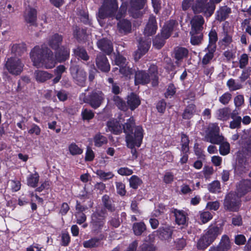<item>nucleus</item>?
I'll return each instance as SVG.
<instances>
[{
  "mask_svg": "<svg viewBox=\"0 0 251 251\" xmlns=\"http://www.w3.org/2000/svg\"><path fill=\"white\" fill-rule=\"evenodd\" d=\"M146 225L143 222L134 223L133 225V230L136 235H140L146 230Z\"/></svg>",
  "mask_w": 251,
  "mask_h": 251,
  "instance_id": "35",
  "label": "nucleus"
},
{
  "mask_svg": "<svg viewBox=\"0 0 251 251\" xmlns=\"http://www.w3.org/2000/svg\"><path fill=\"white\" fill-rule=\"evenodd\" d=\"M218 37L215 30H211L209 33V44L207 48L216 49V43L217 41Z\"/></svg>",
  "mask_w": 251,
  "mask_h": 251,
  "instance_id": "32",
  "label": "nucleus"
},
{
  "mask_svg": "<svg viewBox=\"0 0 251 251\" xmlns=\"http://www.w3.org/2000/svg\"><path fill=\"white\" fill-rule=\"evenodd\" d=\"M129 181L130 187L133 189H137L142 183V180L136 176H132Z\"/></svg>",
  "mask_w": 251,
  "mask_h": 251,
  "instance_id": "43",
  "label": "nucleus"
},
{
  "mask_svg": "<svg viewBox=\"0 0 251 251\" xmlns=\"http://www.w3.org/2000/svg\"><path fill=\"white\" fill-rule=\"evenodd\" d=\"M239 67L241 69L245 68L248 64L249 57L248 55L244 53L241 55L239 58Z\"/></svg>",
  "mask_w": 251,
  "mask_h": 251,
  "instance_id": "51",
  "label": "nucleus"
},
{
  "mask_svg": "<svg viewBox=\"0 0 251 251\" xmlns=\"http://www.w3.org/2000/svg\"><path fill=\"white\" fill-rule=\"evenodd\" d=\"M41 132V129L39 126L36 125H33L31 128L28 130V133L30 134H35L39 135Z\"/></svg>",
  "mask_w": 251,
  "mask_h": 251,
  "instance_id": "63",
  "label": "nucleus"
},
{
  "mask_svg": "<svg viewBox=\"0 0 251 251\" xmlns=\"http://www.w3.org/2000/svg\"><path fill=\"white\" fill-rule=\"evenodd\" d=\"M174 176L173 173L167 172L164 175L163 180L166 183H171L174 180Z\"/></svg>",
  "mask_w": 251,
  "mask_h": 251,
  "instance_id": "60",
  "label": "nucleus"
},
{
  "mask_svg": "<svg viewBox=\"0 0 251 251\" xmlns=\"http://www.w3.org/2000/svg\"><path fill=\"white\" fill-rule=\"evenodd\" d=\"M218 139L215 137L212 138L210 142L213 144H220L219 151L222 155H226L229 153L230 151L229 144L227 142L222 136H218Z\"/></svg>",
  "mask_w": 251,
  "mask_h": 251,
  "instance_id": "9",
  "label": "nucleus"
},
{
  "mask_svg": "<svg viewBox=\"0 0 251 251\" xmlns=\"http://www.w3.org/2000/svg\"><path fill=\"white\" fill-rule=\"evenodd\" d=\"M107 126L109 131L116 134H118L122 131L120 122H118L117 120H112L108 122Z\"/></svg>",
  "mask_w": 251,
  "mask_h": 251,
  "instance_id": "21",
  "label": "nucleus"
},
{
  "mask_svg": "<svg viewBox=\"0 0 251 251\" xmlns=\"http://www.w3.org/2000/svg\"><path fill=\"white\" fill-rule=\"evenodd\" d=\"M150 47V42L140 41L138 46V49L135 53L134 58L135 60H138L149 50Z\"/></svg>",
  "mask_w": 251,
  "mask_h": 251,
  "instance_id": "15",
  "label": "nucleus"
},
{
  "mask_svg": "<svg viewBox=\"0 0 251 251\" xmlns=\"http://www.w3.org/2000/svg\"><path fill=\"white\" fill-rule=\"evenodd\" d=\"M116 187L117 193L121 195L124 196L126 194V191L125 190V185L121 182L116 183Z\"/></svg>",
  "mask_w": 251,
  "mask_h": 251,
  "instance_id": "57",
  "label": "nucleus"
},
{
  "mask_svg": "<svg viewBox=\"0 0 251 251\" xmlns=\"http://www.w3.org/2000/svg\"><path fill=\"white\" fill-rule=\"evenodd\" d=\"M68 150L72 155H80L83 152V149L75 143H72L68 146Z\"/></svg>",
  "mask_w": 251,
  "mask_h": 251,
  "instance_id": "34",
  "label": "nucleus"
},
{
  "mask_svg": "<svg viewBox=\"0 0 251 251\" xmlns=\"http://www.w3.org/2000/svg\"><path fill=\"white\" fill-rule=\"evenodd\" d=\"M150 75L146 74L144 71H138L136 72L135 76V83L138 84H146L148 83L150 78L153 80V85H156L157 79L156 67L155 66H152L150 69Z\"/></svg>",
  "mask_w": 251,
  "mask_h": 251,
  "instance_id": "6",
  "label": "nucleus"
},
{
  "mask_svg": "<svg viewBox=\"0 0 251 251\" xmlns=\"http://www.w3.org/2000/svg\"><path fill=\"white\" fill-rule=\"evenodd\" d=\"M222 229L218 226H210L204 234L209 240V243L213 242L219 234H221Z\"/></svg>",
  "mask_w": 251,
  "mask_h": 251,
  "instance_id": "14",
  "label": "nucleus"
},
{
  "mask_svg": "<svg viewBox=\"0 0 251 251\" xmlns=\"http://www.w3.org/2000/svg\"><path fill=\"white\" fill-rule=\"evenodd\" d=\"M176 93L175 88L174 85H170L168 86L167 92L165 94V96L166 98H171Z\"/></svg>",
  "mask_w": 251,
  "mask_h": 251,
  "instance_id": "61",
  "label": "nucleus"
},
{
  "mask_svg": "<svg viewBox=\"0 0 251 251\" xmlns=\"http://www.w3.org/2000/svg\"><path fill=\"white\" fill-rule=\"evenodd\" d=\"M191 43L193 45H199L202 40V35L201 33H191Z\"/></svg>",
  "mask_w": 251,
  "mask_h": 251,
  "instance_id": "40",
  "label": "nucleus"
},
{
  "mask_svg": "<svg viewBox=\"0 0 251 251\" xmlns=\"http://www.w3.org/2000/svg\"><path fill=\"white\" fill-rule=\"evenodd\" d=\"M119 72L122 76L126 78H130L133 74V70L129 66H127L126 64L119 68Z\"/></svg>",
  "mask_w": 251,
  "mask_h": 251,
  "instance_id": "37",
  "label": "nucleus"
},
{
  "mask_svg": "<svg viewBox=\"0 0 251 251\" xmlns=\"http://www.w3.org/2000/svg\"><path fill=\"white\" fill-rule=\"evenodd\" d=\"M234 102L236 108L241 107L244 103L243 96L239 95L235 97L234 99Z\"/></svg>",
  "mask_w": 251,
  "mask_h": 251,
  "instance_id": "55",
  "label": "nucleus"
},
{
  "mask_svg": "<svg viewBox=\"0 0 251 251\" xmlns=\"http://www.w3.org/2000/svg\"><path fill=\"white\" fill-rule=\"evenodd\" d=\"M34 76L38 82H44L52 77V75L46 71L36 70L34 72Z\"/></svg>",
  "mask_w": 251,
  "mask_h": 251,
  "instance_id": "19",
  "label": "nucleus"
},
{
  "mask_svg": "<svg viewBox=\"0 0 251 251\" xmlns=\"http://www.w3.org/2000/svg\"><path fill=\"white\" fill-rule=\"evenodd\" d=\"M188 51L184 48H177L175 50V58L176 60V63L179 65V62L188 55Z\"/></svg>",
  "mask_w": 251,
  "mask_h": 251,
  "instance_id": "23",
  "label": "nucleus"
},
{
  "mask_svg": "<svg viewBox=\"0 0 251 251\" xmlns=\"http://www.w3.org/2000/svg\"><path fill=\"white\" fill-rule=\"evenodd\" d=\"M81 115L83 120H89L94 117V114L90 109H84L81 112Z\"/></svg>",
  "mask_w": 251,
  "mask_h": 251,
  "instance_id": "50",
  "label": "nucleus"
},
{
  "mask_svg": "<svg viewBox=\"0 0 251 251\" xmlns=\"http://www.w3.org/2000/svg\"><path fill=\"white\" fill-rule=\"evenodd\" d=\"M84 94H82L80 99L95 109L100 107L104 99L103 94L99 91L92 92L87 98H84Z\"/></svg>",
  "mask_w": 251,
  "mask_h": 251,
  "instance_id": "7",
  "label": "nucleus"
},
{
  "mask_svg": "<svg viewBox=\"0 0 251 251\" xmlns=\"http://www.w3.org/2000/svg\"><path fill=\"white\" fill-rule=\"evenodd\" d=\"M95 157L94 153L91 149L88 148L86 152L85 160L86 161H92Z\"/></svg>",
  "mask_w": 251,
  "mask_h": 251,
  "instance_id": "62",
  "label": "nucleus"
},
{
  "mask_svg": "<svg viewBox=\"0 0 251 251\" xmlns=\"http://www.w3.org/2000/svg\"><path fill=\"white\" fill-rule=\"evenodd\" d=\"M157 28L155 17L151 16L145 28L144 33L146 36H151L155 33Z\"/></svg>",
  "mask_w": 251,
  "mask_h": 251,
  "instance_id": "12",
  "label": "nucleus"
},
{
  "mask_svg": "<svg viewBox=\"0 0 251 251\" xmlns=\"http://www.w3.org/2000/svg\"><path fill=\"white\" fill-rule=\"evenodd\" d=\"M75 216L77 223L79 225L83 223L86 220V216L82 212H77Z\"/></svg>",
  "mask_w": 251,
  "mask_h": 251,
  "instance_id": "56",
  "label": "nucleus"
},
{
  "mask_svg": "<svg viewBox=\"0 0 251 251\" xmlns=\"http://www.w3.org/2000/svg\"><path fill=\"white\" fill-rule=\"evenodd\" d=\"M174 213L176 217V223L179 226L185 225L187 221V213L181 210L175 209Z\"/></svg>",
  "mask_w": 251,
  "mask_h": 251,
  "instance_id": "16",
  "label": "nucleus"
},
{
  "mask_svg": "<svg viewBox=\"0 0 251 251\" xmlns=\"http://www.w3.org/2000/svg\"><path fill=\"white\" fill-rule=\"evenodd\" d=\"M94 143L96 146L100 147L107 143V140L105 137L100 134H97L94 138Z\"/></svg>",
  "mask_w": 251,
  "mask_h": 251,
  "instance_id": "46",
  "label": "nucleus"
},
{
  "mask_svg": "<svg viewBox=\"0 0 251 251\" xmlns=\"http://www.w3.org/2000/svg\"><path fill=\"white\" fill-rule=\"evenodd\" d=\"M74 51L76 56L81 58L84 60H87L89 59V56L86 50L83 48L78 47L75 49Z\"/></svg>",
  "mask_w": 251,
  "mask_h": 251,
  "instance_id": "39",
  "label": "nucleus"
},
{
  "mask_svg": "<svg viewBox=\"0 0 251 251\" xmlns=\"http://www.w3.org/2000/svg\"><path fill=\"white\" fill-rule=\"evenodd\" d=\"M231 99V95L226 92L219 98V101L223 104H227Z\"/></svg>",
  "mask_w": 251,
  "mask_h": 251,
  "instance_id": "54",
  "label": "nucleus"
},
{
  "mask_svg": "<svg viewBox=\"0 0 251 251\" xmlns=\"http://www.w3.org/2000/svg\"><path fill=\"white\" fill-rule=\"evenodd\" d=\"M104 216L97 212L94 213L92 216V221L90 226L93 232H98L103 226Z\"/></svg>",
  "mask_w": 251,
  "mask_h": 251,
  "instance_id": "10",
  "label": "nucleus"
},
{
  "mask_svg": "<svg viewBox=\"0 0 251 251\" xmlns=\"http://www.w3.org/2000/svg\"><path fill=\"white\" fill-rule=\"evenodd\" d=\"M243 151L245 157H251V139H249V141L244 145Z\"/></svg>",
  "mask_w": 251,
  "mask_h": 251,
  "instance_id": "47",
  "label": "nucleus"
},
{
  "mask_svg": "<svg viewBox=\"0 0 251 251\" xmlns=\"http://www.w3.org/2000/svg\"><path fill=\"white\" fill-rule=\"evenodd\" d=\"M196 106L193 104H189L185 109L183 118L185 119H189L196 113Z\"/></svg>",
  "mask_w": 251,
  "mask_h": 251,
  "instance_id": "30",
  "label": "nucleus"
},
{
  "mask_svg": "<svg viewBox=\"0 0 251 251\" xmlns=\"http://www.w3.org/2000/svg\"><path fill=\"white\" fill-rule=\"evenodd\" d=\"M113 100L115 104L119 109L123 110L126 109V106L125 101L120 97L118 96H114Z\"/></svg>",
  "mask_w": 251,
  "mask_h": 251,
  "instance_id": "45",
  "label": "nucleus"
},
{
  "mask_svg": "<svg viewBox=\"0 0 251 251\" xmlns=\"http://www.w3.org/2000/svg\"><path fill=\"white\" fill-rule=\"evenodd\" d=\"M208 188L212 193L219 192L220 190V182L218 181H214L208 185Z\"/></svg>",
  "mask_w": 251,
  "mask_h": 251,
  "instance_id": "48",
  "label": "nucleus"
},
{
  "mask_svg": "<svg viewBox=\"0 0 251 251\" xmlns=\"http://www.w3.org/2000/svg\"><path fill=\"white\" fill-rule=\"evenodd\" d=\"M118 28L121 33H126L131 30V23L127 20H123L118 24Z\"/></svg>",
  "mask_w": 251,
  "mask_h": 251,
  "instance_id": "24",
  "label": "nucleus"
},
{
  "mask_svg": "<svg viewBox=\"0 0 251 251\" xmlns=\"http://www.w3.org/2000/svg\"><path fill=\"white\" fill-rule=\"evenodd\" d=\"M189 139L188 137L184 134H181V151L187 153L189 151Z\"/></svg>",
  "mask_w": 251,
  "mask_h": 251,
  "instance_id": "42",
  "label": "nucleus"
},
{
  "mask_svg": "<svg viewBox=\"0 0 251 251\" xmlns=\"http://www.w3.org/2000/svg\"><path fill=\"white\" fill-rule=\"evenodd\" d=\"M226 84L230 91H235L242 87V85L240 83L236 82L234 79L232 78L227 81Z\"/></svg>",
  "mask_w": 251,
  "mask_h": 251,
  "instance_id": "41",
  "label": "nucleus"
},
{
  "mask_svg": "<svg viewBox=\"0 0 251 251\" xmlns=\"http://www.w3.org/2000/svg\"><path fill=\"white\" fill-rule=\"evenodd\" d=\"M204 23V20L202 16H196L191 21V33H198L202 29V25Z\"/></svg>",
  "mask_w": 251,
  "mask_h": 251,
  "instance_id": "11",
  "label": "nucleus"
},
{
  "mask_svg": "<svg viewBox=\"0 0 251 251\" xmlns=\"http://www.w3.org/2000/svg\"><path fill=\"white\" fill-rule=\"evenodd\" d=\"M175 24V22L173 21L169 24H166L164 26L161 33L162 37L166 39L170 36Z\"/></svg>",
  "mask_w": 251,
  "mask_h": 251,
  "instance_id": "33",
  "label": "nucleus"
},
{
  "mask_svg": "<svg viewBox=\"0 0 251 251\" xmlns=\"http://www.w3.org/2000/svg\"><path fill=\"white\" fill-rule=\"evenodd\" d=\"M220 251H228L231 247V242L229 238L226 235L222 236L218 245Z\"/></svg>",
  "mask_w": 251,
  "mask_h": 251,
  "instance_id": "20",
  "label": "nucleus"
},
{
  "mask_svg": "<svg viewBox=\"0 0 251 251\" xmlns=\"http://www.w3.org/2000/svg\"><path fill=\"white\" fill-rule=\"evenodd\" d=\"M159 238L162 240L169 239L172 234V229L170 227L160 228L158 231Z\"/></svg>",
  "mask_w": 251,
  "mask_h": 251,
  "instance_id": "31",
  "label": "nucleus"
},
{
  "mask_svg": "<svg viewBox=\"0 0 251 251\" xmlns=\"http://www.w3.org/2000/svg\"><path fill=\"white\" fill-rule=\"evenodd\" d=\"M127 103L131 110H134L140 104L139 97L134 93H131L127 96Z\"/></svg>",
  "mask_w": 251,
  "mask_h": 251,
  "instance_id": "18",
  "label": "nucleus"
},
{
  "mask_svg": "<svg viewBox=\"0 0 251 251\" xmlns=\"http://www.w3.org/2000/svg\"><path fill=\"white\" fill-rule=\"evenodd\" d=\"M217 117L222 121H226L229 119L230 115V110L227 107L219 109L217 111Z\"/></svg>",
  "mask_w": 251,
  "mask_h": 251,
  "instance_id": "26",
  "label": "nucleus"
},
{
  "mask_svg": "<svg viewBox=\"0 0 251 251\" xmlns=\"http://www.w3.org/2000/svg\"><path fill=\"white\" fill-rule=\"evenodd\" d=\"M62 40V36L57 34H55L50 38L49 44L53 49L57 50L59 47Z\"/></svg>",
  "mask_w": 251,
  "mask_h": 251,
  "instance_id": "25",
  "label": "nucleus"
},
{
  "mask_svg": "<svg viewBox=\"0 0 251 251\" xmlns=\"http://www.w3.org/2000/svg\"><path fill=\"white\" fill-rule=\"evenodd\" d=\"M134 120L130 117L127 120L123 126L124 131L126 134V142L128 148L132 149L139 147L143 138V129L140 126H134Z\"/></svg>",
  "mask_w": 251,
  "mask_h": 251,
  "instance_id": "2",
  "label": "nucleus"
},
{
  "mask_svg": "<svg viewBox=\"0 0 251 251\" xmlns=\"http://www.w3.org/2000/svg\"><path fill=\"white\" fill-rule=\"evenodd\" d=\"M69 50L61 47L56 51L55 58L52 52L47 48L35 47L30 52V58L36 67H44L46 69L53 68L57 62H62L69 57Z\"/></svg>",
  "mask_w": 251,
  "mask_h": 251,
  "instance_id": "1",
  "label": "nucleus"
},
{
  "mask_svg": "<svg viewBox=\"0 0 251 251\" xmlns=\"http://www.w3.org/2000/svg\"><path fill=\"white\" fill-rule=\"evenodd\" d=\"M140 251H155V248L153 244L149 242H145L140 247Z\"/></svg>",
  "mask_w": 251,
  "mask_h": 251,
  "instance_id": "52",
  "label": "nucleus"
},
{
  "mask_svg": "<svg viewBox=\"0 0 251 251\" xmlns=\"http://www.w3.org/2000/svg\"><path fill=\"white\" fill-rule=\"evenodd\" d=\"M118 4L116 0H104L103 5L100 9L98 15V20L100 22L99 19H103L106 17H112L115 16L116 19L118 20L120 19L123 14L122 10L115 15L116 11L118 9Z\"/></svg>",
  "mask_w": 251,
  "mask_h": 251,
  "instance_id": "4",
  "label": "nucleus"
},
{
  "mask_svg": "<svg viewBox=\"0 0 251 251\" xmlns=\"http://www.w3.org/2000/svg\"><path fill=\"white\" fill-rule=\"evenodd\" d=\"M96 65L98 68L102 72H108L110 70V65L107 58L102 55L97 56Z\"/></svg>",
  "mask_w": 251,
  "mask_h": 251,
  "instance_id": "13",
  "label": "nucleus"
},
{
  "mask_svg": "<svg viewBox=\"0 0 251 251\" xmlns=\"http://www.w3.org/2000/svg\"><path fill=\"white\" fill-rule=\"evenodd\" d=\"M209 240L204 235L198 241V247L200 249L207 248L211 243H209Z\"/></svg>",
  "mask_w": 251,
  "mask_h": 251,
  "instance_id": "44",
  "label": "nucleus"
},
{
  "mask_svg": "<svg viewBox=\"0 0 251 251\" xmlns=\"http://www.w3.org/2000/svg\"><path fill=\"white\" fill-rule=\"evenodd\" d=\"M205 50L207 52L203 56L202 59V63L203 65H207L210 63L214 57V53L216 51V49L207 48Z\"/></svg>",
  "mask_w": 251,
  "mask_h": 251,
  "instance_id": "29",
  "label": "nucleus"
},
{
  "mask_svg": "<svg viewBox=\"0 0 251 251\" xmlns=\"http://www.w3.org/2000/svg\"><path fill=\"white\" fill-rule=\"evenodd\" d=\"M100 244L99 239L94 238L83 242V245L86 248H92L98 247Z\"/></svg>",
  "mask_w": 251,
  "mask_h": 251,
  "instance_id": "38",
  "label": "nucleus"
},
{
  "mask_svg": "<svg viewBox=\"0 0 251 251\" xmlns=\"http://www.w3.org/2000/svg\"><path fill=\"white\" fill-rule=\"evenodd\" d=\"M95 173L99 176L100 179L106 181L112 178L114 175L112 172H105L100 169L97 170Z\"/></svg>",
  "mask_w": 251,
  "mask_h": 251,
  "instance_id": "27",
  "label": "nucleus"
},
{
  "mask_svg": "<svg viewBox=\"0 0 251 251\" xmlns=\"http://www.w3.org/2000/svg\"><path fill=\"white\" fill-rule=\"evenodd\" d=\"M221 0H210V3H207V0H197L196 4L192 8L195 13H203L206 17L210 16L215 9L213 3L219 2Z\"/></svg>",
  "mask_w": 251,
  "mask_h": 251,
  "instance_id": "5",
  "label": "nucleus"
},
{
  "mask_svg": "<svg viewBox=\"0 0 251 251\" xmlns=\"http://www.w3.org/2000/svg\"><path fill=\"white\" fill-rule=\"evenodd\" d=\"M97 45L100 50L107 54L110 53L113 50L112 44L110 40L105 39L99 40Z\"/></svg>",
  "mask_w": 251,
  "mask_h": 251,
  "instance_id": "17",
  "label": "nucleus"
},
{
  "mask_svg": "<svg viewBox=\"0 0 251 251\" xmlns=\"http://www.w3.org/2000/svg\"><path fill=\"white\" fill-rule=\"evenodd\" d=\"M251 190V181L247 180L241 182L237 188V196L234 193H229L226 196L224 202L225 208L230 211L237 210L240 204L239 197Z\"/></svg>",
  "mask_w": 251,
  "mask_h": 251,
  "instance_id": "3",
  "label": "nucleus"
},
{
  "mask_svg": "<svg viewBox=\"0 0 251 251\" xmlns=\"http://www.w3.org/2000/svg\"><path fill=\"white\" fill-rule=\"evenodd\" d=\"M246 241V238L243 235L239 234L235 237V243L238 245H243Z\"/></svg>",
  "mask_w": 251,
  "mask_h": 251,
  "instance_id": "59",
  "label": "nucleus"
},
{
  "mask_svg": "<svg viewBox=\"0 0 251 251\" xmlns=\"http://www.w3.org/2000/svg\"><path fill=\"white\" fill-rule=\"evenodd\" d=\"M5 67L9 73L13 75H19L23 70L24 64L18 57H11L7 61Z\"/></svg>",
  "mask_w": 251,
  "mask_h": 251,
  "instance_id": "8",
  "label": "nucleus"
},
{
  "mask_svg": "<svg viewBox=\"0 0 251 251\" xmlns=\"http://www.w3.org/2000/svg\"><path fill=\"white\" fill-rule=\"evenodd\" d=\"M39 180V176L37 172L29 175L27 177V184L28 186L35 188L37 186Z\"/></svg>",
  "mask_w": 251,
  "mask_h": 251,
  "instance_id": "28",
  "label": "nucleus"
},
{
  "mask_svg": "<svg viewBox=\"0 0 251 251\" xmlns=\"http://www.w3.org/2000/svg\"><path fill=\"white\" fill-rule=\"evenodd\" d=\"M115 61L116 64L119 66L120 68L126 65V59L119 54L115 57Z\"/></svg>",
  "mask_w": 251,
  "mask_h": 251,
  "instance_id": "53",
  "label": "nucleus"
},
{
  "mask_svg": "<svg viewBox=\"0 0 251 251\" xmlns=\"http://www.w3.org/2000/svg\"><path fill=\"white\" fill-rule=\"evenodd\" d=\"M209 135L210 137V140L212 138L215 137L217 139H218V136H220L219 134V127H218L217 124H211L209 126Z\"/></svg>",
  "mask_w": 251,
  "mask_h": 251,
  "instance_id": "36",
  "label": "nucleus"
},
{
  "mask_svg": "<svg viewBox=\"0 0 251 251\" xmlns=\"http://www.w3.org/2000/svg\"><path fill=\"white\" fill-rule=\"evenodd\" d=\"M25 19L27 23L33 24L36 20L35 9L30 7L26 8L25 13Z\"/></svg>",
  "mask_w": 251,
  "mask_h": 251,
  "instance_id": "22",
  "label": "nucleus"
},
{
  "mask_svg": "<svg viewBox=\"0 0 251 251\" xmlns=\"http://www.w3.org/2000/svg\"><path fill=\"white\" fill-rule=\"evenodd\" d=\"M212 217L211 213L208 211L201 212L200 213V219L203 224L208 222L212 218Z\"/></svg>",
  "mask_w": 251,
  "mask_h": 251,
  "instance_id": "49",
  "label": "nucleus"
},
{
  "mask_svg": "<svg viewBox=\"0 0 251 251\" xmlns=\"http://www.w3.org/2000/svg\"><path fill=\"white\" fill-rule=\"evenodd\" d=\"M118 173L122 176H129L133 173V171L127 167H122L118 170Z\"/></svg>",
  "mask_w": 251,
  "mask_h": 251,
  "instance_id": "58",
  "label": "nucleus"
},
{
  "mask_svg": "<svg viewBox=\"0 0 251 251\" xmlns=\"http://www.w3.org/2000/svg\"><path fill=\"white\" fill-rule=\"evenodd\" d=\"M164 44V41L159 37H156L153 42V46L157 49H160Z\"/></svg>",
  "mask_w": 251,
  "mask_h": 251,
  "instance_id": "64",
  "label": "nucleus"
}]
</instances>
